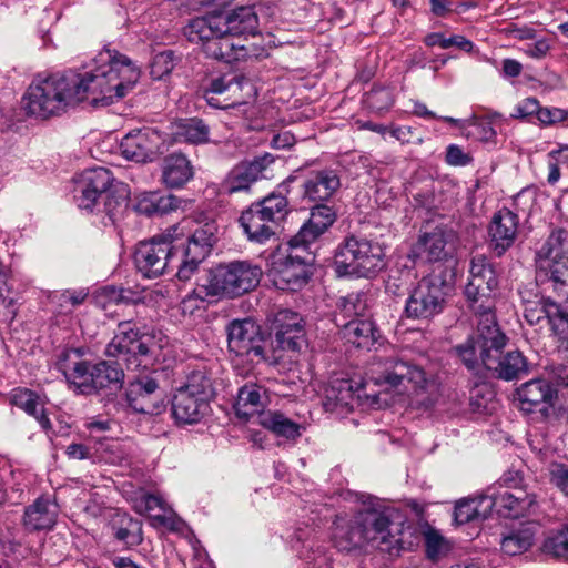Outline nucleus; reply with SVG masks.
<instances>
[{"mask_svg":"<svg viewBox=\"0 0 568 568\" xmlns=\"http://www.w3.org/2000/svg\"><path fill=\"white\" fill-rule=\"evenodd\" d=\"M140 70L115 50L100 51L83 71H67L33 81L22 98L26 113L49 119L90 100L109 105L123 98L138 82Z\"/></svg>","mask_w":568,"mask_h":568,"instance_id":"obj_1","label":"nucleus"},{"mask_svg":"<svg viewBox=\"0 0 568 568\" xmlns=\"http://www.w3.org/2000/svg\"><path fill=\"white\" fill-rule=\"evenodd\" d=\"M215 231V226L207 223L187 236L186 243H180L182 233L173 225L150 241L139 243L134 252L135 266L149 278L176 270L180 281H189L210 254L216 241Z\"/></svg>","mask_w":568,"mask_h":568,"instance_id":"obj_2","label":"nucleus"},{"mask_svg":"<svg viewBox=\"0 0 568 568\" xmlns=\"http://www.w3.org/2000/svg\"><path fill=\"white\" fill-rule=\"evenodd\" d=\"M258 17L254 6L237 7L227 14L196 17L184 27L190 42L202 47L212 59L232 63L248 58H260L263 49L236 44L232 37L258 33Z\"/></svg>","mask_w":568,"mask_h":568,"instance_id":"obj_3","label":"nucleus"},{"mask_svg":"<svg viewBox=\"0 0 568 568\" xmlns=\"http://www.w3.org/2000/svg\"><path fill=\"white\" fill-rule=\"evenodd\" d=\"M399 528L379 510L364 509L358 511L352 523L336 520L333 529L334 546L349 552L371 544L381 550H392L399 545Z\"/></svg>","mask_w":568,"mask_h":568,"instance_id":"obj_4","label":"nucleus"},{"mask_svg":"<svg viewBox=\"0 0 568 568\" xmlns=\"http://www.w3.org/2000/svg\"><path fill=\"white\" fill-rule=\"evenodd\" d=\"M57 368L74 389L84 395L103 388L120 387L124 373L116 363L101 361L92 363L83 358L79 348L62 351L57 361Z\"/></svg>","mask_w":568,"mask_h":568,"instance_id":"obj_5","label":"nucleus"},{"mask_svg":"<svg viewBox=\"0 0 568 568\" xmlns=\"http://www.w3.org/2000/svg\"><path fill=\"white\" fill-rule=\"evenodd\" d=\"M375 384L399 395L420 397L417 402L429 407L435 403L438 386L425 371L403 358L392 357L378 363Z\"/></svg>","mask_w":568,"mask_h":568,"instance_id":"obj_6","label":"nucleus"},{"mask_svg":"<svg viewBox=\"0 0 568 568\" xmlns=\"http://www.w3.org/2000/svg\"><path fill=\"white\" fill-rule=\"evenodd\" d=\"M215 390L212 376L205 369L193 371L186 383L178 388L172 398V416L178 424L200 423L210 413V402Z\"/></svg>","mask_w":568,"mask_h":568,"instance_id":"obj_7","label":"nucleus"},{"mask_svg":"<svg viewBox=\"0 0 568 568\" xmlns=\"http://www.w3.org/2000/svg\"><path fill=\"white\" fill-rule=\"evenodd\" d=\"M227 347L233 354V366L248 373L256 364L276 365L280 356L265 353L261 327L251 318L234 320L226 328Z\"/></svg>","mask_w":568,"mask_h":568,"instance_id":"obj_8","label":"nucleus"},{"mask_svg":"<svg viewBox=\"0 0 568 568\" xmlns=\"http://www.w3.org/2000/svg\"><path fill=\"white\" fill-rule=\"evenodd\" d=\"M384 255L378 243L349 236L336 248L334 270L338 276L368 277L384 267Z\"/></svg>","mask_w":568,"mask_h":568,"instance_id":"obj_9","label":"nucleus"},{"mask_svg":"<svg viewBox=\"0 0 568 568\" xmlns=\"http://www.w3.org/2000/svg\"><path fill=\"white\" fill-rule=\"evenodd\" d=\"M152 337L141 331L138 322L121 321L118 324L113 338L105 347V355L123 361L128 368L148 366L156 355L151 344Z\"/></svg>","mask_w":568,"mask_h":568,"instance_id":"obj_10","label":"nucleus"},{"mask_svg":"<svg viewBox=\"0 0 568 568\" xmlns=\"http://www.w3.org/2000/svg\"><path fill=\"white\" fill-rule=\"evenodd\" d=\"M262 277L260 266L247 261L220 264L207 275L211 296L236 297L255 288Z\"/></svg>","mask_w":568,"mask_h":568,"instance_id":"obj_11","label":"nucleus"},{"mask_svg":"<svg viewBox=\"0 0 568 568\" xmlns=\"http://www.w3.org/2000/svg\"><path fill=\"white\" fill-rule=\"evenodd\" d=\"M449 285L440 276L423 277L410 291L404 315L412 320H429L444 310Z\"/></svg>","mask_w":568,"mask_h":568,"instance_id":"obj_12","label":"nucleus"},{"mask_svg":"<svg viewBox=\"0 0 568 568\" xmlns=\"http://www.w3.org/2000/svg\"><path fill=\"white\" fill-rule=\"evenodd\" d=\"M287 244V256L273 263L271 275L277 288L296 291L307 282V266L314 262V253L310 247L295 248Z\"/></svg>","mask_w":568,"mask_h":568,"instance_id":"obj_13","label":"nucleus"},{"mask_svg":"<svg viewBox=\"0 0 568 568\" xmlns=\"http://www.w3.org/2000/svg\"><path fill=\"white\" fill-rule=\"evenodd\" d=\"M255 94L254 87L244 75L213 79L204 90L206 102L216 109H226L245 103L246 98Z\"/></svg>","mask_w":568,"mask_h":568,"instance_id":"obj_14","label":"nucleus"},{"mask_svg":"<svg viewBox=\"0 0 568 568\" xmlns=\"http://www.w3.org/2000/svg\"><path fill=\"white\" fill-rule=\"evenodd\" d=\"M498 278L494 265L485 255H475L470 260L469 277L464 294L469 304L489 303L494 300Z\"/></svg>","mask_w":568,"mask_h":568,"instance_id":"obj_15","label":"nucleus"},{"mask_svg":"<svg viewBox=\"0 0 568 568\" xmlns=\"http://www.w3.org/2000/svg\"><path fill=\"white\" fill-rule=\"evenodd\" d=\"M524 318L531 326L547 327L560 339H568V312L549 298L526 302Z\"/></svg>","mask_w":568,"mask_h":568,"instance_id":"obj_16","label":"nucleus"},{"mask_svg":"<svg viewBox=\"0 0 568 568\" xmlns=\"http://www.w3.org/2000/svg\"><path fill=\"white\" fill-rule=\"evenodd\" d=\"M558 392L547 379L535 378L516 389V399L524 413H539L547 417L555 405Z\"/></svg>","mask_w":568,"mask_h":568,"instance_id":"obj_17","label":"nucleus"},{"mask_svg":"<svg viewBox=\"0 0 568 568\" xmlns=\"http://www.w3.org/2000/svg\"><path fill=\"white\" fill-rule=\"evenodd\" d=\"M504 347H494L481 349V363L491 371L497 377L511 381L519 378L528 372V363L521 352L514 349L506 353L503 352Z\"/></svg>","mask_w":568,"mask_h":568,"instance_id":"obj_18","label":"nucleus"},{"mask_svg":"<svg viewBox=\"0 0 568 568\" xmlns=\"http://www.w3.org/2000/svg\"><path fill=\"white\" fill-rule=\"evenodd\" d=\"M337 212L333 206L316 203L311 210L310 219L300 231L290 239L295 248L310 247L335 223Z\"/></svg>","mask_w":568,"mask_h":568,"instance_id":"obj_19","label":"nucleus"},{"mask_svg":"<svg viewBox=\"0 0 568 568\" xmlns=\"http://www.w3.org/2000/svg\"><path fill=\"white\" fill-rule=\"evenodd\" d=\"M341 185L337 170L332 168L310 170L302 183L303 199L313 203L328 202L337 194Z\"/></svg>","mask_w":568,"mask_h":568,"instance_id":"obj_20","label":"nucleus"},{"mask_svg":"<svg viewBox=\"0 0 568 568\" xmlns=\"http://www.w3.org/2000/svg\"><path fill=\"white\" fill-rule=\"evenodd\" d=\"M457 235L446 226L424 231L417 241V250L428 262H440L452 257L456 250Z\"/></svg>","mask_w":568,"mask_h":568,"instance_id":"obj_21","label":"nucleus"},{"mask_svg":"<svg viewBox=\"0 0 568 568\" xmlns=\"http://www.w3.org/2000/svg\"><path fill=\"white\" fill-rule=\"evenodd\" d=\"M160 136L152 129L144 128L125 134L119 145L120 153L129 161L146 163L158 151Z\"/></svg>","mask_w":568,"mask_h":568,"instance_id":"obj_22","label":"nucleus"},{"mask_svg":"<svg viewBox=\"0 0 568 568\" xmlns=\"http://www.w3.org/2000/svg\"><path fill=\"white\" fill-rule=\"evenodd\" d=\"M363 388L351 379H333L325 389L324 407L336 415L351 413L359 404Z\"/></svg>","mask_w":568,"mask_h":568,"instance_id":"obj_23","label":"nucleus"},{"mask_svg":"<svg viewBox=\"0 0 568 568\" xmlns=\"http://www.w3.org/2000/svg\"><path fill=\"white\" fill-rule=\"evenodd\" d=\"M276 347L297 353L305 345V328L303 317L293 311L282 310L275 317Z\"/></svg>","mask_w":568,"mask_h":568,"instance_id":"obj_24","label":"nucleus"},{"mask_svg":"<svg viewBox=\"0 0 568 568\" xmlns=\"http://www.w3.org/2000/svg\"><path fill=\"white\" fill-rule=\"evenodd\" d=\"M275 158L270 153L256 156L250 162H243L234 166L223 182V187L229 193L246 191L256 182L273 162Z\"/></svg>","mask_w":568,"mask_h":568,"instance_id":"obj_25","label":"nucleus"},{"mask_svg":"<svg viewBox=\"0 0 568 568\" xmlns=\"http://www.w3.org/2000/svg\"><path fill=\"white\" fill-rule=\"evenodd\" d=\"M471 311L478 317L477 331L480 342V351L483 348L494 347L495 351L498 347H505L506 345V336L500 332L495 316V302L489 301V303H476L468 305Z\"/></svg>","mask_w":568,"mask_h":568,"instance_id":"obj_26","label":"nucleus"},{"mask_svg":"<svg viewBox=\"0 0 568 568\" xmlns=\"http://www.w3.org/2000/svg\"><path fill=\"white\" fill-rule=\"evenodd\" d=\"M519 220L517 214L508 209L494 214L488 227L490 244L498 256L503 255L515 242Z\"/></svg>","mask_w":568,"mask_h":568,"instance_id":"obj_27","label":"nucleus"},{"mask_svg":"<svg viewBox=\"0 0 568 568\" xmlns=\"http://www.w3.org/2000/svg\"><path fill=\"white\" fill-rule=\"evenodd\" d=\"M564 230H555L551 232L547 241L536 253V261L540 268L548 270L550 273V281L554 283L555 290L558 285L564 286L568 284V272L565 274L560 271L561 263L557 258L561 254L560 244ZM565 266V263H562Z\"/></svg>","mask_w":568,"mask_h":568,"instance_id":"obj_28","label":"nucleus"},{"mask_svg":"<svg viewBox=\"0 0 568 568\" xmlns=\"http://www.w3.org/2000/svg\"><path fill=\"white\" fill-rule=\"evenodd\" d=\"M126 397L130 407L138 413L153 415L162 408L158 403L159 384L151 377H142L131 383Z\"/></svg>","mask_w":568,"mask_h":568,"instance_id":"obj_29","label":"nucleus"},{"mask_svg":"<svg viewBox=\"0 0 568 568\" xmlns=\"http://www.w3.org/2000/svg\"><path fill=\"white\" fill-rule=\"evenodd\" d=\"M268 403L267 390L262 385L248 383L239 389L234 409L240 418L248 419L257 416L260 419V416L265 414L264 408Z\"/></svg>","mask_w":568,"mask_h":568,"instance_id":"obj_30","label":"nucleus"},{"mask_svg":"<svg viewBox=\"0 0 568 568\" xmlns=\"http://www.w3.org/2000/svg\"><path fill=\"white\" fill-rule=\"evenodd\" d=\"M134 508L138 513L146 515L153 526L176 528L178 518L174 511L159 495L142 494L135 499Z\"/></svg>","mask_w":568,"mask_h":568,"instance_id":"obj_31","label":"nucleus"},{"mask_svg":"<svg viewBox=\"0 0 568 568\" xmlns=\"http://www.w3.org/2000/svg\"><path fill=\"white\" fill-rule=\"evenodd\" d=\"M180 205L181 200L178 196L156 191L140 192L133 199V209L146 216L164 215L176 211Z\"/></svg>","mask_w":568,"mask_h":568,"instance_id":"obj_32","label":"nucleus"},{"mask_svg":"<svg viewBox=\"0 0 568 568\" xmlns=\"http://www.w3.org/2000/svg\"><path fill=\"white\" fill-rule=\"evenodd\" d=\"M161 180L169 189L184 186L194 175L191 161L182 153H171L162 160Z\"/></svg>","mask_w":568,"mask_h":568,"instance_id":"obj_33","label":"nucleus"},{"mask_svg":"<svg viewBox=\"0 0 568 568\" xmlns=\"http://www.w3.org/2000/svg\"><path fill=\"white\" fill-rule=\"evenodd\" d=\"M337 325L342 327L343 339L357 348L369 349L377 339V329L368 318H354L345 323L337 322Z\"/></svg>","mask_w":568,"mask_h":568,"instance_id":"obj_34","label":"nucleus"},{"mask_svg":"<svg viewBox=\"0 0 568 568\" xmlns=\"http://www.w3.org/2000/svg\"><path fill=\"white\" fill-rule=\"evenodd\" d=\"M494 509V501L487 494L460 499L455 505L454 519L458 525L486 519Z\"/></svg>","mask_w":568,"mask_h":568,"instance_id":"obj_35","label":"nucleus"},{"mask_svg":"<svg viewBox=\"0 0 568 568\" xmlns=\"http://www.w3.org/2000/svg\"><path fill=\"white\" fill-rule=\"evenodd\" d=\"M487 496L494 501L496 511L506 517L516 518L524 516L535 504V498L521 489H517L514 493L505 490L498 495L491 493L487 494Z\"/></svg>","mask_w":568,"mask_h":568,"instance_id":"obj_36","label":"nucleus"},{"mask_svg":"<svg viewBox=\"0 0 568 568\" xmlns=\"http://www.w3.org/2000/svg\"><path fill=\"white\" fill-rule=\"evenodd\" d=\"M9 402L34 417L44 430L50 428V419L44 414V402L36 392L21 387L14 388L10 393Z\"/></svg>","mask_w":568,"mask_h":568,"instance_id":"obj_37","label":"nucleus"},{"mask_svg":"<svg viewBox=\"0 0 568 568\" xmlns=\"http://www.w3.org/2000/svg\"><path fill=\"white\" fill-rule=\"evenodd\" d=\"M57 519V506L48 498H38L30 505L23 517V524L28 530H48L51 529Z\"/></svg>","mask_w":568,"mask_h":568,"instance_id":"obj_38","label":"nucleus"},{"mask_svg":"<svg viewBox=\"0 0 568 568\" xmlns=\"http://www.w3.org/2000/svg\"><path fill=\"white\" fill-rule=\"evenodd\" d=\"M240 224L247 237L257 243H264L275 234L272 224L254 203L242 212L240 216Z\"/></svg>","mask_w":568,"mask_h":568,"instance_id":"obj_39","label":"nucleus"},{"mask_svg":"<svg viewBox=\"0 0 568 568\" xmlns=\"http://www.w3.org/2000/svg\"><path fill=\"white\" fill-rule=\"evenodd\" d=\"M536 532V526L530 523L510 529L500 540L501 551L508 556L526 552L534 545Z\"/></svg>","mask_w":568,"mask_h":568,"instance_id":"obj_40","label":"nucleus"},{"mask_svg":"<svg viewBox=\"0 0 568 568\" xmlns=\"http://www.w3.org/2000/svg\"><path fill=\"white\" fill-rule=\"evenodd\" d=\"M172 135L179 143L204 144L210 142V128L201 119H185L173 125Z\"/></svg>","mask_w":568,"mask_h":568,"instance_id":"obj_41","label":"nucleus"},{"mask_svg":"<svg viewBox=\"0 0 568 568\" xmlns=\"http://www.w3.org/2000/svg\"><path fill=\"white\" fill-rule=\"evenodd\" d=\"M260 425L276 436L295 439L301 436V426L280 412H267L260 416Z\"/></svg>","mask_w":568,"mask_h":568,"instance_id":"obj_42","label":"nucleus"},{"mask_svg":"<svg viewBox=\"0 0 568 568\" xmlns=\"http://www.w3.org/2000/svg\"><path fill=\"white\" fill-rule=\"evenodd\" d=\"M266 220L272 224L274 231L290 212L288 201L281 193L273 192L261 201L254 202Z\"/></svg>","mask_w":568,"mask_h":568,"instance_id":"obj_43","label":"nucleus"},{"mask_svg":"<svg viewBox=\"0 0 568 568\" xmlns=\"http://www.w3.org/2000/svg\"><path fill=\"white\" fill-rule=\"evenodd\" d=\"M88 295L89 292L85 288L58 291L50 295V302L54 313L70 315L78 306L83 304Z\"/></svg>","mask_w":568,"mask_h":568,"instance_id":"obj_44","label":"nucleus"},{"mask_svg":"<svg viewBox=\"0 0 568 568\" xmlns=\"http://www.w3.org/2000/svg\"><path fill=\"white\" fill-rule=\"evenodd\" d=\"M77 182L102 196V194L111 186L113 182V174L106 168L97 166L84 170Z\"/></svg>","mask_w":568,"mask_h":568,"instance_id":"obj_45","label":"nucleus"},{"mask_svg":"<svg viewBox=\"0 0 568 568\" xmlns=\"http://www.w3.org/2000/svg\"><path fill=\"white\" fill-rule=\"evenodd\" d=\"M338 316L344 320L364 318L367 311V298L364 293H349L337 303Z\"/></svg>","mask_w":568,"mask_h":568,"instance_id":"obj_46","label":"nucleus"},{"mask_svg":"<svg viewBox=\"0 0 568 568\" xmlns=\"http://www.w3.org/2000/svg\"><path fill=\"white\" fill-rule=\"evenodd\" d=\"M364 102L376 113L386 112L395 102L394 88L375 85L365 94Z\"/></svg>","mask_w":568,"mask_h":568,"instance_id":"obj_47","label":"nucleus"},{"mask_svg":"<svg viewBox=\"0 0 568 568\" xmlns=\"http://www.w3.org/2000/svg\"><path fill=\"white\" fill-rule=\"evenodd\" d=\"M545 555L568 561V526L548 536L541 547Z\"/></svg>","mask_w":568,"mask_h":568,"instance_id":"obj_48","label":"nucleus"},{"mask_svg":"<svg viewBox=\"0 0 568 568\" xmlns=\"http://www.w3.org/2000/svg\"><path fill=\"white\" fill-rule=\"evenodd\" d=\"M425 44L428 47H439L442 49H448L450 47H457L458 49L470 52L474 48V44L470 40L466 39L464 36H452L446 38L440 32H434L425 37Z\"/></svg>","mask_w":568,"mask_h":568,"instance_id":"obj_49","label":"nucleus"},{"mask_svg":"<svg viewBox=\"0 0 568 568\" xmlns=\"http://www.w3.org/2000/svg\"><path fill=\"white\" fill-rule=\"evenodd\" d=\"M456 351L468 369L474 371L480 364L483 365L479 338L467 339L464 344L458 345Z\"/></svg>","mask_w":568,"mask_h":568,"instance_id":"obj_50","label":"nucleus"},{"mask_svg":"<svg viewBox=\"0 0 568 568\" xmlns=\"http://www.w3.org/2000/svg\"><path fill=\"white\" fill-rule=\"evenodd\" d=\"M206 297H212L207 290V281L199 284L192 292L185 295L181 301V310L183 314L192 315L196 310L201 308Z\"/></svg>","mask_w":568,"mask_h":568,"instance_id":"obj_51","label":"nucleus"},{"mask_svg":"<svg viewBox=\"0 0 568 568\" xmlns=\"http://www.w3.org/2000/svg\"><path fill=\"white\" fill-rule=\"evenodd\" d=\"M174 68L173 52L164 51L158 53L150 65V73L153 79L160 80L169 74Z\"/></svg>","mask_w":568,"mask_h":568,"instance_id":"obj_52","label":"nucleus"},{"mask_svg":"<svg viewBox=\"0 0 568 568\" xmlns=\"http://www.w3.org/2000/svg\"><path fill=\"white\" fill-rule=\"evenodd\" d=\"M101 195H99L97 192L77 182L74 189V200L81 210L89 212L93 211Z\"/></svg>","mask_w":568,"mask_h":568,"instance_id":"obj_53","label":"nucleus"},{"mask_svg":"<svg viewBox=\"0 0 568 568\" xmlns=\"http://www.w3.org/2000/svg\"><path fill=\"white\" fill-rule=\"evenodd\" d=\"M446 163L453 166H466L471 163L473 156L470 153L465 152L463 148L457 144H449L446 150Z\"/></svg>","mask_w":568,"mask_h":568,"instance_id":"obj_54","label":"nucleus"},{"mask_svg":"<svg viewBox=\"0 0 568 568\" xmlns=\"http://www.w3.org/2000/svg\"><path fill=\"white\" fill-rule=\"evenodd\" d=\"M140 524L130 519L128 527L116 529L115 537L120 541L133 545L140 542Z\"/></svg>","mask_w":568,"mask_h":568,"instance_id":"obj_55","label":"nucleus"},{"mask_svg":"<svg viewBox=\"0 0 568 568\" xmlns=\"http://www.w3.org/2000/svg\"><path fill=\"white\" fill-rule=\"evenodd\" d=\"M539 110V101L535 98H527L515 108L514 118L531 120Z\"/></svg>","mask_w":568,"mask_h":568,"instance_id":"obj_56","label":"nucleus"},{"mask_svg":"<svg viewBox=\"0 0 568 568\" xmlns=\"http://www.w3.org/2000/svg\"><path fill=\"white\" fill-rule=\"evenodd\" d=\"M446 548L444 538L436 531L426 535V551L432 559L437 558Z\"/></svg>","mask_w":568,"mask_h":568,"instance_id":"obj_57","label":"nucleus"},{"mask_svg":"<svg viewBox=\"0 0 568 568\" xmlns=\"http://www.w3.org/2000/svg\"><path fill=\"white\" fill-rule=\"evenodd\" d=\"M541 124L550 125L557 122L565 120V111L558 108H541L539 105V110L535 116Z\"/></svg>","mask_w":568,"mask_h":568,"instance_id":"obj_58","label":"nucleus"},{"mask_svg":"<svg viewBox=\"0 0 568 568\" xmlns=\"http://www.w3.org/2000/svg\"><path fill=\"white\" fill-rule=\"evenodd\" d=\"M550 50V44L546 39H539L524 48V53L532 59L545 58Z\"/></svg>","mask_w":568,"mask_h":568,"instance_id":"obj_59","label":"nucleus"},{"mask_svg":"<svg viewBox=\"0 0 568 568\" xmlns=\"http://www.w3.org/2000/svg\"><path fill=\"white\" fill-rule=\"evenodd\" d=\"M435 190L436 189L433 187L432 190H423L417 193L414 196L415 202L427 210L437 209L440 205V201L436 199Z\"/></svg>","mask_w":568,"mask_h":568,"instance_id":"obj_60","label":"nucleus"},{"mask_svg":"<svg viewBox=\"0 0 568 568\" xmlns=\"http://www.w3.org/2000/svg\"><path fill=\"white\" fill-rule=\"evenodd\" d=\"M16 316L13 298L0 293V322H11Z\"/></svg>","mask_w":568,"mask_h":568,"instance_id":"obj_61","label":"nucleus"},{"mask_svg":"<svg viewBox=\"0 0 568 568\" xmlns=\"http://www.w3.org/2000/svg\"><path fill=\"white\" fill-rule=\"evenodd\" d=\"M552 481L568 496V468L560 466L552 471Z\"/></svg>","mask_w":568,"mask_h":568,"instance_id":"obj_62","label":"nucleus"},{"mask_svg":"<svg viewBox=\"0 0 568 568\" xmlns=\"http://www.w3.org/2000/svg\"><path fill=\"white\" fill-rule=\"evenodd\" d=\"M65 454L70 459H87L90 457V449L83 444H70L65 448Z\"/></svg>","mask_w":568,"mask_h":568,"instance_id":"obj_63","label":"nucleus"},{"mask_svg":"<svg viewBox=\"0 0 568 568\" xmlns=\"http://www.w3.org/2000/svg\"><path fill=\"white\" fill-rule=\"evenodd\" d=\"M523 71V65L515 59H505L503 61V75L505 78H516Z\"/></svg>","mask_w":568,"mask_h":568,"instance_id":"obj_64","label":"nucleus"}]
</instances>
